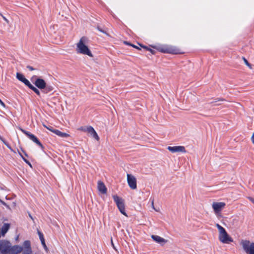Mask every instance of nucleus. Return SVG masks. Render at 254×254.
<instances>
[{
	"label": "nucleus",
	"instance_id": "obj_1",
	"mask_svg": "<svg viewBox=\"0 0 254 254\" xmlns=\"http://www.w3.org/2000/svg\"><path fill=\"white\" fill-rule=\"evenodd\" d=\"M88 42V39L86 37H82L76 44V52L78 53L88 55L92 57L93 55L89 49L86 45Z\"/></svg>",
	"mask_w": 254,
	"mask_h": 254
},
{
	"label": "nucleus",
	"instance_id": "obj_2",
	"mask_svg": "<svg viewBox=\"0 0 254 254\" xmlns=\"http://www.w3.org/2000/svg\"><path fill=\"white\" fill-rule=\"evenodd\" d=\"M219 231V240L224 244H229L233 241L232 238L229 236L225 229L219 224H216Z\"/></svg>",
	"mask_w": 254,
	"mask_h": 254
},
{
	"label": "nucleus",
	"instance_id": "obj_3",
	"mask_svg": "<svg viewBox=\"0 0 254 254\" xmlns=\"http://www.w3.org/2000/svg\"><path fill=\"white\" fill-rule=\"evenodd\" d=\"M240 244L247 254H254V242L247 240H242Z\"/></svg>",
	"mask_w": 254,
	"mask_h": 254
},
{
	"label": "nucleus",
	"instance_id": "obj_4",
	"mask_svg": "<svg viewBox=\"0 0 254 254\" xmlns=\"http://www.w3.org/2000/svg\"><path fill=\"white\" fill-rule=\"evenodd\" d=\"M113 198L121 213L127 216L125 211L124 200L117 195H114Z\"/></svg>",
	"mask_w": 254,
	"mask_h": 254
},
{
	"label": "nucleus",
	"instance_id": "obj_5",
	"mask_svg": "<svg viewBox=\"0 0 254 254\" xmlns=\"http://www.w3.org/2000/svg\"><path fill=\"white\" fill-rule=\"evenodd\" d=\"M10 243L6 241H0V252L3 254H5L10 252Z\"/></svg>",
	"mask_w": 254,
	"mask_h": 254
},
{
	"label": "nucleus",
	"instance_id": "obj_6",
	"mask_svg": "<svg viewBox=\"0 0 254 254\" xmlns=\"http://www.w3.org/2000/svg\"><path fill=\"white\" fill-rule=\"evenodd\" d=\"M20 130L24 134H25L29 139H30L32 141H33L34 142L36 143L38 145H39L42 148H43V145L41 144V143L39 141L38 139L34 134L31 133L30 132L26 131L25 130H24L21 128H20Z\"/></svg>",
	"mask_w": 254,
	"mask_h": 254
},
{
	"label": "nucleus",
	"instance_id": "obj_7",
	"mask_svg": "<svg viewBox=\"0 0 254 254\" xmlns=\"http://www.w3.org/2000/svg\"><path fill=\"white\" fill-rule=\"evenodd\" d=\"M127 182L129 187L132 190L136 189V179L135 177L131 174H127Z\"/></svg>",
	"mask_w": 254,
	"mask_h": 254
},
{
	"label": "nucleus",
	"instance_id": "obj_8",
	"mask_svg": "<svg viewBox=\"0 0 254 254\" xmlns=\"http://www.w3.org/2000/svg\"><path fill=\"white\" fill-rule=\"evenodd\" d=\"M226 205L225 203L223 202H214L212 204V208L215 214L220 213Z\"/></svg>",
	"mask_w": 254,
	"mask_h": 254
},
{
	"label": "nucleus",
	"instance_id": "obj_9",
	"mask_svg": "<svg viewBox=\"0 0 254 254\" xmlns=\"http://www.w3.org/2000/svg\"><path fill=\"white\" fill-rule=\"evenodd\" d=\"M167 149L172 153L186 152V149L183 146H168Z\"/></svg>",
	"mask_w": 254,
	"mask_h": 254
},
{
	"label": "nucleus",
	"instance_id": "obj_10",
	"mask_svg": "<svg viewBox=\"0 0 254 254\" xmlns=\"http://www.w3.org/2000/svg\"><path fill=\"white\" fill-rule=\"evenodd\" d=\"M34 83L35 86L40 89H44V88H46V83L45 80L42 78H36Z\"/></svg>",
	"mask_w": 254,
	"mask_h": 254
},
{
	"label": "nucleus",
	"instance_id": "obj_11",
	"mask_svg": "<svg viewBox=\"0 0 254 254\" xmlns=\"http://www.w3.org/2000/svg\"><path fill=\"white\" fill-rule=\"evenodd\" d=\"M16 78L20 81L22 82L26 86H28L30 84V82L27 80L24 76L20 73H16Z\"/></svg>",
	"mask_w": 254,
	"mask_h": 254
},
{
	"label": "nucleus",
	"instance_id": "obj_12",
	"mask_svg": "<svg viewBox=\"0 0 254 254\" xmlns=\"http://www.w3.org/2000/svg\"><path fill=\"white\" fill-rule=\"evenodd\" d=\"M87 132L89 133L93 138H94L97 140H99V137L98 135L97 132L93 128V127L91 126H88V128L87 129Z\"/></svg>",
	"mask_w": 254,
	"mask_h": 254
},
{
	"label": "nucleus",
	"instance_id": "obj_13",
	"mask_svg": "<svg viewBox=\"0 0 254 254\" xmlns=\"http://www.w3.org/2000/svg\"><path fill=\"white\" fill-rule=\"evenodd\" d=\"M98 189L99 191L103 194H105L107 193V188L106 187L104 184L101 181H99L98 182Z\"/></svg>",
	"mask_w": 254,
	"mask_h": 254
},
{
	"label": "nucleus",
	"instance_id": "obj_14",
	"mask_svg": "<svg viewBox=\"0 0 254 254\" xmlns=\"http://www.w3.org/2000/svg\"><path fill=\"white\" fill-rule=\"evenodd\" d=\"M151 238L154 241L162 245L167 242V240L159 236L152 235Z\"/></svg>",
	"mask_w": 254,
	"mask_h": 254
},
{
	"label": "nucleus",
	"instance_id": "obj_15",
	"mask_svg": "<svg viewBox=\"0 0 254 254\" xmlns=\"http://www.w3.org/2000/svg\"><path fill=\"white\" fill-rule=\"evenodd\" d=\"M23 251V247L15 245L13 247H10V252L14 253L15 254H18L21 253Z\"/></svg>",
	"mask_w": 254,
	"mask_h": 254
},
{
	"label": "nucleus",
	"instance_id": "obj_16",
	"mask_svg": "<svg viewBox=\"0 0 254 254\" xmlns=\"http://www.w3.org/2000/svg\"><path fill=\"white\" fill-rule=\"evenodd\" d=\"M54 133L58 135L59 136L63 138H66L69 136V135L68 134L65 132H63L58 129H56L55 130H54Z\"/></svg>",
	"mask_w": 254,
	"mask_h": 254
},
{
	"label": "nucleus",
	"instance_id": "obj_17",
	"mask_svg": "<svg viewBox=\"0 0 254 254\" xmlns=\"http://www.w3.org/2000/svg\"><path fill=\"white\" fill-rule=\"evenodd\" d=\"M10 225L8 223H4L1 228V235L4 236L9 229Z\"/></svg>",
	"mask_w": 254,
	"mask_h": 254
},
{
	"label": "nucleus",
	"instance_id": "obj_18",
	"mask_svg": "<svg viewBox=\"0 0 254 254\" xmlns=\"http://www.w3.org/2000/svg\"><path fill=\"white\" fill-rule=\"evenodd\" d=\"M23 250H31L30 242L25 241L23 244Z\"/></svg>",
	"mask_w": 254,
	"mask_h": 254
},
{
	"label": "nucleus",
	"instance_id": "obj_19",
	"mask_svg": "<svg viewBox=\"0 0 254 254\" xmlns=\"http://www.w3.org/2000/svg\"><path fill=\"white\" fill-rule=\"evenodd\" d=\"M27 87H28L30 89L33 91L37 95H40V92L39 90L31 83Z\"/></svg>",
	"mask_w": 254,
	"mask_h": 254
},
{
	"label": "nucleus",
	"instance_id": "obj_20",
	"mask_svg": "<svg viewBox=\"0 0 254 254\" xmlns=\"http://www.w3.org/2000/svg\"><path fill=\"white\" fill-rule=\"evenodd\" d=\"M53 90V87L52 86L46 84V88H44L43 92L45 93H48L51 92Z\"/></svg>",
	"mask_w": 254,
	"mask_h": 254
},
{
	"label": "nucleus",
	"instance_id": "obj_21",
	"mask_svg": "<svg viewBox=\"0 0 254 254\" xmlns=\"http://www.w3.org/2000/svg\"><path fill=\"white\" fill-rule=\"evenodd\" d=\"M38 234L39 236V238H40L41 242L43 241V240H44V236H43V234H42V233L40 231H38Z\"/></svg>",
	"mask_w": 254,
	"mask_h": 254
},
{
	"label": "nucleus",
	"instance_id": "obj_22",
	"mask_svg": "<svg viewBox=\"0 0 254 254\" xmlns=\"http://www.w3.org/2000/svg\"><path fill=\"white\" fill-rule=\"evenodd\" d=\"M161 52H163V53H174L172 50L171 49H161Z\"/></svg>",
	"mask_w": 254,
	"mask_h": 254
},
{
	"label": "nucleus",
	"instance_id": "obj_23",
	"mask_svg": "<svg viewBox=\"0 0 254 254\" xmlns=\"http://www.w3.org/2000/svg\"><path fill=\"white\" fill-rule=\"evenodd\" d=\"M44 127H46V128H47L48 130H49L50 131H52V132L54 133V131L56 130V129H54L53 127H51V126H49V127H47L46 126V125H43Z\"/></svg>",
	"mask_w": 254,
	"mask_h": 254
},
{
	"label": "nucleus",
	"instance_id": "obj_24",
	"mask_svg": "<svg viewBox=\"0 0 254 254\" xmlns=\"http://www.w3.org/2000/svg\"><path fill=\"white\" fill-rule=\"evenodd\" d=\"M41 243H42V246H43L44 249L45 250V251L46 252H48V249L46 245V243H45V240H43V241H41Z\"/></svg>",
	"mask_w": 254,
	"mask_h": 254
},
{
	"label": "nucleus",
	"instance_id": "obj_25",
	"mask_svg": "<svg viewBox=\"0 0 254 254\" xmlns=\"http://www.w3.org/2000/svg\"><path fill=\"white\" fill-rule=\"evenodd\" d=\"M243 59L244 61V63L245 64L248 65L249 67L251 68V64L248 62V61L245 59V58L243 57Z\"/></svg>",
	"mask_w": 254,
	"mask_h": 254
},
{
	"label": "nucleus",
	"instance_id": "obj_26",
	"mask_svg": "<svg viewBox=\"0 0 254 254\" xmlns=\"http://www.w3.org/2000/svg\"><path fill=\"white\" fill-rule=\"evenodd\" d=\"M22 254H32V250H23Z\"/></svg>",
	"mask_w": 254,
	"mask_h": 254
},
{
	"label": "nucleus",
	"instance_id": "obj_27",
	"mask_svg": "<svg viewBox=\"0 0 254 254\" xmlns=\"http://www.w3.org/2000/svg\"><path fill=\"white\" fill-rule=\"evenodd\" d=\"M88 127H81L79 129L84 132H87Z\"/></svg>",
	"mask_w": 254,
	"mask_h": 254
},
{
	"label": "nucleus",
	"instance_id": "obj_28",
	"mask_svg": "<svg viewBox=\"0 0 254 254\" xmlns=\"http://www.w3.org/2000/svg\"><path fill=\"white\" fill-rule=\"evenodd\" d=\"M142 47H143V48H144V49H146V50H148V51H150V52H151L152 54H154V51H153V50H152V49H150V48H147V47H145V46H142Z\"/></svg>",
	"mask_w": 254,
	"mask_h": 254
},
{
	"label": "nucleus",
	"instance_id": "obj_29",
	"mask_svg": "<svg viewBox=\"0 0 254 254\" xmlns=\"http://www.w3.org/2000/svg\"><path fill=\"white\" fill-rule=\"evenodd\" d=\"M27 68L29 70H31V71H32V70H34L35 69H34L32 66H30V65H27Z\"/></svg>",
	"mask_w": 254,
	"mask_h": 254
},
{
	"label": "nucleus",
	"instance_id": "obj_30",
	"mask_svg": "<svg viewBox=\"0 0 254 254\" xmlns=\"http://www.w3.org/2000/svg\"><path fill=\"white\" fill-rule=\"evenodd\" d=\"M125 43H126V44H127V45H131V46H132V47H134L135 48H136V49H139V48L138 47H137V46H134V45H132V44H130L128 43L127 42H125Z\"/></svg>",
	"mask_w": 254,
	"mask_h": 254
},
{
	"label": "nucleus",
	"instance_id": "obj_31",
	"mask_svg": "<svg viewBox=\"0 0 254 254\" xmlns=\"http://www.w3.org/2000/svg\"><path fill=\"white\" fill-rule=\"evenodd\" d=\"M251 141L254 144V132L253 133L252 137H251Z\"/></svg>",
	"mask_w": 254,
	"mask_h": 254
},
{
	"label": "nucleus",
	"instance_id": "obj_32",
	"mask_svg": "<svg viewBox=\"0 0 254 254\" xmlns=\"http://www.w3.org/2000/svg\"><path fill=\"white\" fill-rule=\"evenodd\" d=\"M20 155L21 156V157L22 158L23 160L25 162H27V160L26 159H25L23 156L19 152Z\"/></svg>",
	"mask_w": 254,
	"mask_h": 254
},
{
	"label": "nucleus",
	"instance_id": "obj_33",
	"mask_svg": "<svg viewBox=\"0 0 254 254\" xmlns=\"http://www.w3.org/2000/svg\"><path fill=\"white\" fill-rule=\"evenodd\" d=\"M151 206L155 211H157L156 210V209L155 208V207H154V200H152V201L151 202Z\"/></svg>",
	"mask_w": 254,
	"mask_h": 254
},
{
	"label": "nucleus",
	"instance_id": "obj_34",
	"mask_svg": "<svg viewBox=\"0 0 254 254\" xmlns=\"http://www.w3.org/2000/svg\"><path fill=\"white\" fill-rule=\"evenodd\" d=\"M248 198L251 201L254 203V198H253L252 197H249Z\"/></svg>",
	"mask_w": 254,
	"mask_h": 254
},
{
	"label": "nucleus",
	"instance_id": "obj_35",
	"mask_svg": "<svg viewBox=\"0 0 254 254\" xmlns=\"http://www.w3.org/2000/svg\"><path fill=\"white\" fill-rule=\"evenodd\" d=\"M3 142L7 146L8 148H9L10 149L12 150L11 148L10 147V146L8 145V144H7L6 142H5L4 140L3 141Z\"/></svg>",
	"mask_w": 254,
	"mask_h": 254
},
{
	"label": "nucleus",
	"instance_id": "obj_36",
	"mask_svg": "<svg viewBox=\"0 0 254 254\" xmlns=\"http://www.w3.org/2000/svg\"><path fill=\"white\" fill-rule=\"evenodd\" d=\"M97 29L99 31H100V32H102V33H106V32L103 30L102 29H101L99 27H97Z\"/></svg>",
	"mask_w": 254,
	"mask_h": 254
},
{
	"label": "nucleus",
	"instance_id": "obj_37",
	"mask_svg": "<svg viewBox=\"0 0 254 254\" xmlns=\"http://www.w3.org/2000/svg\"><path fill=\"white\" fill-rule=\"evenodd\" d=\"M0 104L1 106H2L3 107H5V104L0 99Z\"/></svg>",
	"mask_w": 254,
	"mask_h": 254
},
{
	"label": "nucleus",
	"instance_id": "obj_38",
	"mask_svg": "<svg viewBox=\"0 0 254 254\" xmlns=\"http://www.w3.org/2000/svg\"><path fill=\"white\" fill-rule=\"evenodd\" d=\"M111 243H112V246H113V248H114L115 250H116V251H117V250H116V248H115V246H114V243H113V242L112 240H111Z\"/></svg>",
	"mask_w": 254,
	"mask_h": 254
},
{
	"label": "nucleus",
	"instance_id": "obj_39",
	"mask_svg": "<svg viewBox=\"0 0 254 254\" xmlns=\"http://www.w3.org/2000/svg\"><path fill=\"white\" fill-rule=\"evenodd\" d=\"M0 201L2 203V204H3V205L6 206L7 207H8V206L6 205V204L4 202H3V201H2V200H0Z\"/></svg>",
	"mask_w": 254,
	"mask_h": 254
},
{
	"label": "nucleus",
	"instance_id": "obj_40",
	"mask_svg": "<svg viewBox=\"0 0 254 254\" xmlns=\"http://www.w3.org/2000/svg\"><path fill=\"white\" fill-rule=\"evenodd\" d=\"M26 163H27L28 164H29L31 167V165L30 163L29 162V161L27 160V162H26Z\"/></svg>",
	"mask_w": 254,
	"mask_h": 254
},
{
	"label": "nucleus",
	"instance_id": "obj_41",
	"mask_svg": "<svg viewBox=\"0 0 254 254\" xmlns=\"http://www.w3.org/2000/svg\"><path fill=\"white\" fill-rule=\"evenodd\" d=\"M36 76H33L32 77L31 80H32L34 78H36Z\"/></svg>",
	"mask_w": 254,
	"mask_h": 254
},
{
	"label": "nucleus",
	"instance_id": "obj_42",
	"mask_svg": "<svg viewBox=\"0 0 254 254\" xmlns=\"http://www.w3.org/2000/svg\"><path fill=\"white\" fill-rule=\"evenodd\" d=\"M0 139L1 141H3V139H2V138L0 136Z\"/></svg>",
	"mask_w": 254,
	"mask_h": 254
},
{
	"label": "nucleus",
	"instance_id": "obj_43",
	"mask_svg": "<svg viewBox=\"0 0 254 254\" xmlns=\"http://www.w3.org/2000/svg\"><path fill=\"white\" fill-rule=\"evenodd\" d=\"M218 101H224V100H223V99H219V100H218Z\"/></svg>",
	"mask_w": 254,
	"mask_h": 254
},
{
	"label": "nucleus",
	"instance_id": "obj_44",
	"mask_svg": "<svg viewBox=\"0 0 254 254\" xmlns=\"http://www.w3.org/2000/svg\"><path fill=\"white\" fill-rule=\"evenodd\" d=\"M23 152L24 153L25 155L26 156H27V154H26V153L24 152V151L23 150Z\"/></svg>",
	"mask_w": 254,
	"mask_h": 254
}]
</instances>
